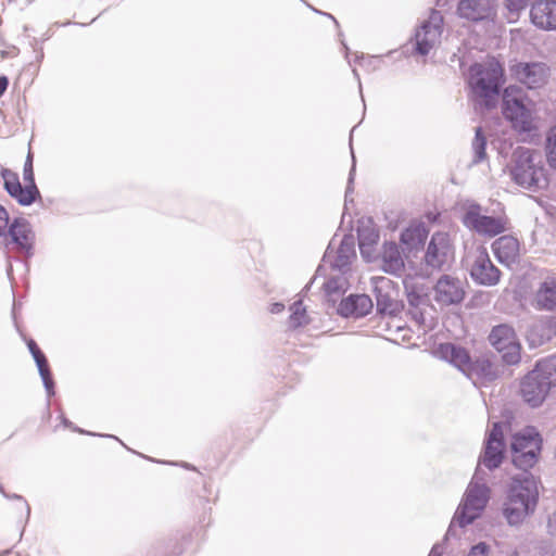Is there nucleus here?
Segmentation results:
<instances>
[{
	"instance_id": "obj_48",
	"label": "nucleus",
	"mask_w": 556,
	"mask_h": 556,
	"mask_svg": "<svg viewBox=\"0 0 556 556\" xmlns=\"http://www.w3.org/2000/svg\"><path fill=\"white\" fill-rule=\"evenodd\" d=\"M63 422H64V425H65L66 427H68V426H70V422H68L66 419H64V421H63Z\"/></svg>"
},
{
	"instance_id": "obj_14",
	"label": "nucleus",
	"mask_w": 556,
	"mask_h": 556,
	"mask_svg": "<svg viewBox=\"0 0 556 556\" xmlns=\"http://www.w3.org/2000/svg\"><path fill=\"white\" fill-rule=\"evenodd\" d=\"M503 452V426L495 422L488 435L484 452L479 458V466L483 465L490 470L497 468L502 464Z\"/></svg>"
},
{
	"instance_id": "obj_42",
	"label": "nucleus",
	"mask_w": 556,
	"mask_h": 556,
	"mask_svg": "<svg viewBox=\"0 0 556 556\" xmlns=\"http://www.w3.org/2000/svg\"><path fill=\"white\" fill-rule=\"evenodd\" d=\"M9 86V79L7 76H0V97L7 91Z\"/></svg>"
},
{
	"instance_id": "obj_4",
	"label": "nucleus",
	"mask_w": 556,
	"mask_h": 556,
	"mask_svg": "<svg viewBox=\"0 0 556 556\" xmlns=\"http://www.w3.org/2000/svg\"><path fill=\"white\" fill-rule=\"evenodd\" d=\"M462 222L466 228L484 237H495L508 229V219L504 215L491 216L477 202L466 201L463 204Z\"/></svg>"
},
{
	"instance_id": "obj_31",
	"label": "nucleus",
	"mask_w": 556,
	"mask_h": 556,
	"mask_svg": "<svg viewBox=\"0 0 556 556\" xmlns=\"http://www.w3.org/2000/svg\"><path fill=\"white\" fill-rule=\"evenodd\" d=\"M538 377L551 382V387L556 384V355L538 362L532 370Z\"/></svg>"
},
{
	"instance_id": "obj_7",
	"label": "nucleus",
	"mask_w": 556,
	"mask_h": 556,
	"mask_svg": "<svg viewBox=\"0 0 556 556\" xmlns=\"http://www.w3.org/2000/svg\"><path fill=\"white\" fill-rule=\"evenodd\" d=\"M542 440L534 428H526L515 433L510 442L514 465L527 472L536 464Z\"/></svg>"
},
{
	"instance_id": "obj_30",
	"label": "nucleus",
	"mask_w": 556,
	"mask_h": 556,
	"mask_svg": "<svg viewBox=\"0 0 556 556\" xmlns=\"http://www.w3.org/2000/svg\"><path fill=\"white\" fill-rule=\"evenodd\" d=\"M13 193L11 197L25 206L30 205L40 198V192L35 182H25L24 187L21 185L20 189L17 188Z\"/></svg>"
},
{
	"instance_id": "obj_20",
	"label": "nucleus",
	"mask_w": 556,
	"mask_h": 556,
	"mask_svg": "<svg viewBox=\"0 0 556 556\" xmlns=\"http://www.w3.org/2000/svg\"><path fill=\"white\" fill-rule=\"evenodd\" d=\"M7 232L10 235L11 241L16 245V250L26 255L31 254L35 235L30 224L24 218H16L11 224Z\"/></svg>"
},
{
	"instance_id": "obj_6",
	"label": "nucleus",
	"mask_w": 556,
	"mask_h": 556,
	"mask_svg": "<svg viewBox=\"0 0 556 556\" xmlns=\"http://www.w3.org/2000/svg\"><path fill=\"white\" fill-rule=\"evenodd\" d=\"M503 114L520 134H530L535 129L534 113L526 102L521 89L507 87L503 93Z\"/></svg>"
},
{
	"instance_id": "obj_16",
	"label": "nucleus",
	"mask_w": 556,
	"mask_h": 556,
	"mask_svg": "<svg viewBox=\"0 0 556 556\" xmlns=\"http://www.w3.org/2000/svg\"><path fill=\"white\" fill-rule=\"evenodd\" d=\"M551 389V382L538 377L536 372L530 371L521 382V395L530 406L538 407L545 400Z\"/></svg>"
},
{
	"instance_id": "obj_25",
	"label": "nucleus",
	"mask_w": 556,
	"mask_h": 556,
	"mask_svg": "<svg viewBox=\"0 0 556 556\" xmlns=\"http://www.w3.org/2000/svg\"><path fill=\"white\" fill-rule=\"evenodd\" d=\"M404 267V260L399 247L394 242H387L382 251V268L390 274H397Z\"/></svg>"
},
{
	"instance_id": "obj_29",
	"label": "nucleus",
	"mask_w": 556,
	"mask_h": 556,
	"mask_svg": "<svg viewBox=\"0 0 556 556\" xmlns=\"http://www.w3.org/2000/svg\"><path fill=\"white\" fill-rule=\"evenodd\" d=\"M472 160L470 165H477L486 160V138L480 127L476 129L475 138L471 142Z\"/></svg>"
},
{
	"instance_id": "obj_34",
	"label": "nucleus",
	"mask_w": 556,
	"mask_h": 556,
	"mask_svg": "<svg viewBox=\"0 0 556 556\" xmlns=\"http://www.w3.org/2000/svg\"><path fill=\"white\" fill-rule=\"evenodd\" d=\"M379 236L375 230L363 229L358 231L359 250L363 255L368 256V248L374 245Z\"/></svg>"
},
{
	"instance_id": "obj_10",
	"label": "nucleus",
	"mask_w": 556,
	"mask_h": 556,
	"mask_svg": "<svg viewBox=\"0 0 556 556\" xmlns=\"http://www.w3.org/2000/svg\"><path fill=\"white\" fill-rule=\"evenodd\" d=\"M490 343L502 354L506 364L514 365L520 359V344L514 329L508 325L494 327L489 336Z\"/></svg>"
},
{
	"instance_id": "obj_35",
	"label": "nucleus",
	"mask_w": 556,
	"mask_h": 556,
	"mask_svg": "<svg viewBox=\"0 0 556 556\" xmlns=\"http://www.w3.org/2000/svg\"><path fill=\"white\" fill-rule=\"evenodd\" d=\"M1 176L4 180V188L10 195L14 194L13 192L16 189H20L21 182L16 173L11 169L4 168L1 172Z\"/></svg>"
},
{
	"instance_id": "obj_15",
	"label": "nucleus",
	"mask_w": 556,
	"mask_h": 556,
	"mask_svg": "<svg viewBox=\"0 0 556 556\" xmlns=\"http://www.w3.org/2000/svg\"><path fill=\"white\" fill-rule=\"evenodd\" d=\"M375 293L378 313L396 316L401 312L402 305L396 299V291L393 289L390 279L378 278L375 282Z\"/></svg>"
},
{
	"instance_id": "obj_41",
	"label": "nucleus",
	"mask_w": 556,
	"mask_h": 556,
	"mask_svg": "<svg viewBox=\"0 0 556 556\" xmlns=\"http://www.w3.org/2000/svg\"><path fill=\"white\" fill-rule=\"evenodd\" d=\"M1 493L7 497V498H13V500H20V501H23L24 502V506H25V510H26V517L28 518L29 515H30V507L29 505L23 500V497L21 495H17V494H12V495H9L7 494L2 489H1Z\"/></svg>"
},
{
	"instance_id": "obj_5",
	"label": "nucleus",
	"mask_w": 556,
	"mask_h": 556,
	"mask_svg": "<svg viewBox=\"0 0 556 556\" xmlns=\"http://www.w3.org/2000/svg\"><path fill=\"white\" fill-rule=\"evenodd\" d=\"M488 501L489 488L485 483L480 482L479 470L477 469L454 515L452 526L457 523L459 527H465L471 523L481 515Z\"/></svg>"
},
{
	"instance_id": "obj_32",
	"label": "nucleus",
	"mask_w": 556,
	"mask_h": 556,
	"mask_svg": "<svg viewBox=\"0 0 556 556\" xmlns=\"http://www.w3.org/2000/svg\"><path fill=\"white\" fill-rule=\"evenodd\" d=\"M290 309H291V315H290V320H289L290 327L298 328V327L308 324L309 320L306 315L305 308L302 306L301 301L294 302Z\"/></svg>"
},
{
	"instance_id": "obj_26",
	"label": "nucleus",
	"mask_w": 556,
	"mask_h": 556,
	"mask_svg": "<svg viewBox=\"0 0 556 556\" xmlns=\"http://www.w3.org/2000/svg\"><path fill=\"white\" fill-rule=\"evenodd\" d=\"M428 236V231L422 224H412L401 235V241L407 247L408 250H413L421 245Z\"/></svg>"
},
{
	"instance_id": "obj_3",
	"label": "nucleus",
	"mask_w": 556,
	"mask_h": 556,
	"mask_svg": "<svg viewBox=\"0 0 556 556\" xmlns=\"http://www.w3.org/2000/svg\"><path fill=\"white\" fill-rule=\"evenodd\" d=\"M504 84V71L494 58L476 63L469 68L468 85L473 98L485 106L494 105Z\"/></svg>"
},
{
	"instance_id": "obj_36",
	"label": "nucleus",
	"mask_w": 556,
	"mask_h": 556,
	"mask_svg": "<svg viewBox=\"0 0 556 556\" xmlns=\"http://www.w3.org/2000/svg\"><path fill=\"white\" fill-rule=\"evenodd\" d=\"M546 156L548 164L556 168V125L549 130L547 135Z\"/></svg>"
},
{
	"instance_id": "obj_33",
	"label": "nucleus",
	"mask_w": 556,
	"mask_h": 556,
	"mask_svg": "<svg viewBox=\"0 0 556 556\" xmlns=\"http://www.w3.org/2000/svg\"><path fill=\"white\" fill-rule=\"evenodd\" d=\"M528 2L529 0H504L509 23H514L519 18L520 13L527 8Z\"/></svg>"
},
{
	"instance_id": "obj_49",
	"label": "nucleus",
	"mask_w": 556,
	"mask_h": 556,
	"mask_svg": "<svg viewBox=\"0 0 556 556\" xmlns=\"http://www.w3.org/2000/svg\"><path fill=\"white\" fill-rule=\"evenodd\" d=\"M76 430H77L78 432H80V433H86V432H85L84 430H81V429H76Z\"/></svg>"
},
{
	"instance_id": "obj_11",
	"label": "nucleus",
	"mask_w": 556,
	"mask_h": 556,
	"mask_svg": "<svg viewBox=\"0 0 556 556\" xmlns=\"http://www.w3.org/2000/svg\"><path fill=\"white\" fill-rule=\"evenodd\" d=\"M454 260V250L450 237L445 232H435L428 244L425 261L433 269L450 266Z\"/></svg>"
},
{
	"instance_id": "obj_2",
	"label": "nucleus",
	"mask_w": 556,
	"mask_h": 556,
	"mask_svg": "<svg viewBox=\"0 0 556 556\" xmlns=\"http://www.w3.org/2000/svg\"><path fill=\"white\" fill-rule=\"evenodd\" d=\"M508 172L511 180L523 189L539 191L548 186L540 153L529 148L518 147L514 150Z\"/></svg>"
},
{
	"instance_id": "obj_28",
	"label": "nucleus",
	"mask_w": 556,
	"mask_h": 556,
	"mask_svg": "<svg viewBox=\"0 0 556 556\" xmlns=\"http://www.w3.org/2000/svg\"><path fill=\"white\" fill-rule=\"evenodd\" d=\"M327 295H340L349 287V280L345 273L336 271L332 274L327 281L323 283Z\"/></svg>"
},
{
	"instance_id": "obj_12",
	"label": "nucleus",
	"mask_w": 556,
	"mask_h": 556,
	"mask_svg": "<svg viewBox=\"0 0 556 556\" xmlns=\"http://www.w3.org/2000/svg\"><path fill=\"white\" fill-rule=\"evenodd\" d=\"M513 76L529 89L545 86L549 78V68L542 62H520L511 66Z\"/></svg>"
},
{
	"instance_id": "obj_24",
	"label": "nucleus",
	"mask_w": 556,
	"mask_h": 556,
	"mask_svg": "<svg viewBox=\"0 0 556 556\" xmlns=\"http://www.w3.org/2000/svg\"><path fill=\"white\" fill-rule=\"evenodd\" d=\"M534 302L541 309L552 311L556 307V278H547L540 285Z\"/></svg>"
},
{
	"instance_id": "obj_37",
	"label": "nucleus",
	"mask_w": 556,
	"mask_h": 556,
	"mask_svg": "<svg viewBox=\"0 0 556 556\" xmlns=\"http://www.w3.org/2000/svg\"><path fill=\"white\" fill-rule=\"evenodd\" d=\"M23 179H24V182H35L34 168H33V154L30 151H28L26 161L24 163Z\"/></svg>"
},
{
	"instance_id": "obj_44",
	"label": "nucleus",
	"mask_w": 556,
	"mask_h": 556,
	"mask_svg": "<svg viewBox=\"0 0 556 556\" xmlns=\"http://www.w3.org/2000/svg\"><path fill=\"white\" fill-rule=\"evenodd\" d=\"M27 345H28L30 353L37 352L39 350V348L37 346V344L34 340H29Z\"/></svg>"
},
{
	"instance_id": "obj_43",
	"label": "nucleus",
	"mask_w": 556,
	"mask_h": 556,
	"mask_svg": "<svg viewBox=\"0 0 556 556\" xmlns=\"http://www.w3.org/2000/svg\"><path fill=\"white\" fill-rule=\"evenodd\" d=\"M285 309V305L282 303H274L270 305V313L271 314H279Z\"/></svg>"
},
{
	"instance_id": "obj_47",
	"label": "nucleus",
	"mask_w": 556,
	"mask_h": 556,
	"mask_svg": "<svg viewBox=\"0 0 556 556\" xmlns=\"http://www.w3.org/2000/svg\"><path fill=\"white\" fill-rule=\"evenodd\" d=\"M320 271H321V268L319 267V268L317 269V274H319ZM317 278H318V275H316V276L313 278L312 283H313V282H315V281L317 280Z\"/></svg>"
},
{
	"instance_id": "obj_8",
	"label": "nucleus",
	"mask_w": 556,
	"mask_h": 556,
	"mask_svg": "<svg viewBox=\"0 0 556 556\" xmlns=\"http://www.w3.org/2000/svg\"><path fill=\"white\" fill-rule=\"evenodd\" d=\"M466 264L471 279L481 286H496L501 279L500 269L492 263L486 248L478 245L466 254Z\"/></svg>"
},
{
	"instance_id": "obj_23",
	"label": "nucleus",
	"mask_w": 556,
	"mask_h": 556,
	"mask_svg": "<svg viewBox=\"0 0 556 556\" xmlns=\"http://www.w3.org/2000/svg\"><path fill=\"white\" fill-rule=\"evenodd\" d=\"M433 354L451 363L464 372L470 367V356L468 352L464 348L453 343H442L438 345L433 350Z\"/></svg>"
},
{
	"instance_id": "obj_50",
	"label": "nucleus",
	"mask_w": 556,
	"mask_h": 556,
	"mask_svg": "<svg viewBox=\"0 0 556 556\" xmlns=\"http://www.w3.org/2000/svg\"><path fill=\"white\" fill-rule=\"evenodd\" d=\"M552 556H556V549L553 552Z\"/></svg>"
},
{
	"instance_id": "obj_9",
	"label": "nucleus",
	"mask_w": 556,
	"mask_h": 556,
	"mask_svg": "<svg viewBox=\"0 0 556 556\" xmlns=\"http://www.w3.org/2000/svg\"><path fill=\"white\" fill-rule=\"evenodd\" d=\"M443 23V16L437 10H431L429 16L420 22L414 37L415 52L417 54L422 56L428 55L440 46Z\"/></svg>"
},
{
	"instance_id": "obj_1",
	"label": "nucleus",
	"mask_w": 556,
	"mask_h": 556,
	"mask_svg": "<svg viewBox=\"0 0 556 556\" xmlns=\"http://www.w3.org/2000/svg\"><path fill=\"white\" fill-rule=\"evenodd\" d=\"M539 500L536 479L523 472L511 479L503 505V515L510 526L520 525L533 514Z\"/></svg>"
},
{
	"instance_id": "obj_39",
	"label": "nucleus",
	"mask_w": 556,
	"mask_h": 556,
	"mask_svg": "<svg viewBox=\"0 0 556 556\" xmlns=\"http://www.w3.org/2000/svg\"><path fill=\"white\" fill-rule=\"evenodd\" d=\"M9 225V214L7 210L0 205V236L7 235V228Z\"/></svg>"
},
{
	"instance_id": "obj_17",
	"label": "nucleus",
	"mask_w": 556,
	"mask_h": 556,
	"mask_svg": "<svg viewBox=\"0 0 556 556\" xmlns=\"http://www.w3.org/2000/svg\"><path fill=\"white\" fill-rule=\"evenodd\" d=\"M530 20L541 30H556V0H535L530 8Z\"/></svg>"
},
{
	"instance_id": "obj_21",
	"label": "nucleus",
	"mask_w": 556,
	"mask_h": 556,
	"mask_svg": "<svg viewBox=\"0 0 556 556\" xmlns=\"http://www.w3.org/2000/svg\"><path fill=\"white\" fill-rule=\"evenodd\" d=\"M374 303L367 294H350L343 299L338 307V313L343 317L359 318L371 312Z\"/></svg>"
},
{
	"instance_id": "obj_13",
	"label": "nucleus",
	"mask_w": 556,
	"mask_h": 556,
	"mask_svg": "<svg viewBox=\"0 0 556 556\" xmlns=\"http://www.w3.org/2000/svg\"><path fill=\"white\" fill-rule=\"evenodd\" d=\"M464 296V282L451 275L441 276L433 287V300L442 306L458 304Z\"/></svg>"
},
{
	"instance_id": "obj_38",
	"label": "nucleus",
	"mask_w": 556,
	"mask_h": 556,
	"mask_svg": "<svg viewBox=\"0 0 556 556\" xmlns=\"http://www.w3.org/2000/svg\"><path fill=\"white\" fill-rule=\"evenodd\" d=\"M489 545L484 542H480L479 544L471 547L468 556H488Z\"/></svg>"
},
{
	"instance_id": "obj_40",
	"label": "nucleus",
	"mask_w": 556,
	"mask_h": 556,
	"mask_svg": "<svg viewBox=\"0 0 556 556\" xmlns=\"http://www.w3.org/2000/svg\"><path fill=\"white\" fill-rule=\"evenodd\" d=\"M407 299H408L409 304L415 308H418L420 305H422L427 302V300L424 296H420L419 294H416L415 292H408Z\"/></svg>"
},
{
	"instance_id": "obj_27",
	"label": "nucleus",
	"mask_w": 556,
	"mask_h": 556,
	"mask_svg": "<svg viewBox=\"0 0 556 556\" xmlns=\"http://www.w3.org/2000/svg\"><path fill=\"white\" fill-rule=\"evenodd\" d=\"M31 355L36 362V365L39 370V375L42 379V382L48 392V395L51 396L54 393L53 392L54 383H53L52 376H51V372H50V369L48 366L47 358L43 355V353L40 351V349L37 352L31 353Z\"/></svg>"
},
{
	"instance_id": "obj_18",
	"label": "nucleus",
	"mask_w": 556,
	"mask_h": 556,
	"mask_svg": "<svg viewBox=\"0 0 556 556\" xmlns=\"http://www.w3.org/2000/svg\"><path fill=\"white\" fill-rule=\"evenodd\" d=\"M355 257L354 243L352 239L345 238L334 250L330 244L325 253L324 262L329 263L334 271L345 273Z\"/></svg>"
},
{
	"instance_id": "obj_45",
	"label": "nucleus",
	"mask_w": 556,
	"mask_h": 556,
	"mask_svg": "<svg viewBox=\"0 0 556 556\" xmlns=\"http://www.w3.org/2000/svg\"><path fill=\"white\" fill-rule=\"evenodd\" d=\"M428 556H442V553L438 551L437 546H433Z\"/></svg>"
},
{
	"instance_id": "obj_46",
	"label": "nucleus",
	"mask_w": 556,
	"mask_h": 556,
	"mask_svg": "<svg viewBox=\"0 0 556 556\" xmlns=\"http://www.w3.org/2000/svg\"><path fill=\"white\" fill-rule=\"evenodd\" d=\"M353 172H354V167L352 168V170L350 173L349 186H348V189H346V193L351 190V184L353 181Z\"/></svg>"
},
{
	"instance_id": "obj_22",
	"label": "nucleus",
	"mask_w": 556,
	"mask_h": 556,
	"mask_svg": "<svg viewBox=\"0 0 556 556\" xmlns=\"http://www.w3.org/2000/svg\"><path fill=\"white\" fill-rule=\"evenodd\" d=\"M460 17L470 21H482L492 16V0H460L457 8Z\"/></svg>"
},
{
	"instance_id": "obj_19",
	"label": "nucleus",
	"mask_w": 556,
	"mask_h": 556,
	"mask_svg": "<svg viewBox=\"0 0 556 556\" xmlns=\"http://www.w3.org/2000/svg\"><path fill=\"white\" fill-rule=\"evenodd\" d=\"M492 251L497 261L510 267L519 262L520 258V243L517 238L506 235L497 238L492 243Z\"/></svg>"
}]
</instances>
